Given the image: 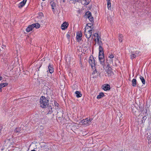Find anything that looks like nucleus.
<instances>
[{
  "label": "nucleus",
  "instance_id": "72a5a7b5",
  "mask_svg": "<svg viewBox=\"0 0 151 151\" xmlns=\"http://www.w3.org/2000/svg\"><path fill=\"white\" fill-rule=\"evenodd\" d=\"M65 0H61V1H63V2H64Z\"/></svg>",
  "mask_w": 151,
  "mask_h": 151
},
{
  "label": "nucleus",
  "instance_id": "dca6fc26",
  "mask_svg": "<svg viewBox=\"0 0 151 151\" xmlns=\"http://www.w3.org/2000/svg\"><path fill=\"white\" fill-rule=\"evenodd\" d=\"M33 29L32 24L29 25L26 29V31L27 32H29L32 31Z\"/></svg>",
  "mask_w": 151,
  "mask_h": 151
},
{
  "label": "nucleus",
  "instance_id": "0eeeda50",
  "mask_svg": "<svg viewBox=\"0 0 151 151\" xmlns=\"http://www.w3.org/2000/svg\"><path fill=\"white\" fill-rule=\"evenodd\" d=\"M91 119L86 118L82 120L81 121V123L82 124H83L86 125H88L91 124Z\"/></svg>",
  "mask_w": 151,
  "mask_h": 151
},
{
  "label": "nucleus",
  "instance_id": "e433bc0d",
  "mask_svg": "<svg viewBox=\"0 0 151 151\" xmlns=\"http://www.w3.org/2000/svg\"><path fill=\"white\" fill-rule=\"evenodd\" d=\"M4 47H5V46H4L3 45V47H4Z\"/></svg>",
  "mask_w": 151,
  "mask_h": 151
},
{
  "label": "nucleus",
  "instance_id": "4468645a",
  "mask_svg": "<svg viewBox=\"0 0 151 151\" xmlns=\"http://www.w3.org/2000/svg\"><path fill=\"white\" fill-rule=\"evenodd\" d=\"M27 1V0H23L19 4V7L20 8H21L23 7Z\"/></svg>",
  "mask_w": 151,
  "mask_h": 151
},
{
  "label": "nucleus",
  "instance_id": "412c9836",
  "mask_svg": "<svg viewBox=\"0 0 151 151\" xmlns=\"http://www.w3.org/2000/svg\"><path fill=\"white\" fill-rule=\"evenodd\" d=\"M107 7L109 10H111V7L110 1H109L107 2Z\"/></svg>",
  "mask_w": 151,
  "mask_h": 151
},
{
  "label": "nucleus",
  "instance_id": "6ab92c4d",
  "mask_svg": "<svg viewBox=\"0 0 151 151\" xmlns=\"http://www.w3.org/2000/svg\"><path fill=\"white\" fill-rule=\"evenodd\" d=\"M8 85V83H0V86L1 89L2 88L7 86Z\"/></svg>",
  "mask_w": 151,
  "mask_h": 151
},
{
  "label": "nucleus",
  "instance_id": "f8f14e48",
  "mask_svg": "<svg viewBox=\"0 0 151 151\" xmlns=\"http://www.w3.org/2000/svg\"><path fill=\"white\" fill-rule=\"evenodd\" d=\"M102 89L105 91H107L110 90V86L108 84H104L102 86Z\"/></svg>",
  "mask_w": 151,
  "mask_h": 151
},
{
  "label": "nucleus",
  "instance_id": "6e6552de",
  "mask_svg": "<svg viewBox=\"0 0 151 151\" xmlns=\"http://www.w3.org/2000/svg\"><path fill=\"white\" fill-rule=\"evenodd\" d=\"M92 30L90 29L86 31V29H85L84 31V34L86 37L88 39H89L91 37V35Z\"/></svg>",
  "mask_w": 151,
  "mask_h": 151
},
{
  "label": "nucleus",
  "instance_id": "423d86ee",
  "mask_svg": "<svg viewBox=\"0 0 151 151\" xmlns=\"http://www.w3.org/2000/svg\"><path fill=\"white\" fill-rule=\"evenodd\" d=\"M85 16L86 18L89 19L91 22H93V18L92 16L91 12L89 11L87 12L86 13Z\"/></svg>",
  "mask_w": 151,
  "mask_h": 151
},
{
  "label": "nucleus",
  "instance_id": "cd10ccee",
  "mask_svg": "<svg viewBox=\"0 0 151 151\" xmlns=\"http://www.w3.org/2000/svg\"><path fill=\"white\" fill-rule=\"evenodd\" d=\"M86 151H96L95 150H94V149L92 148H88L87 150Z\"/></svg>",
  "mask_w": 151,
  "mask_h": 151
},
{
  "label": "nucleus",
  "instance_id": "4c0bfd02",
  "mask_svg": "<svg viewBox=\"0 0 151 151\" xmlns=\"http://www.w3.org/2000/svg\"><path fill=\"white\" fill-rule=\"evenodd\" d=\"M4 47H5V46H4L3 45V47H4Z\"/></svg>",
  "mask_w": 151,
  "mask_h": 151
},
{
  "label": "nucleus",
  "instance_id": "ea45409f",
  "mask_svg": "<svg viewBox=\"0 0 151 151\" xmlns=\"http://www.w3.org/2000/svg\"><path fill=\"white\" fill-rule=\"evenodd\" d=\"M143 119H144V117H143Z\"/></svg>",
  "mask_w": 151,
  "mask_h": 151
},
{
  "label": "nucleus",
  "instance_id": "f257e3e1",
  "mask_svg": "<svg viewBox=\"0 0 151 151\" xmlns=\"http://www.w3.org/2000/svg\"><path fill=\"white\" fill-rule=\"evenodd\" d=\"M99 58L100 63L103 66L104 65V55L103 49L101 46H100L99 47Z\"/></svg>",
  "mask_w": 151,
  "mask_h": 151
},
{
  "label": "nucleus",
  "instance_id": "a211bd4d",
  "mask_svg": "<svg viewBox=\"0 0 151 151\" xmlns=\"http://www.w3.org/2000/svg\"><path fill=\"white\" fill-rule=\"evenodd\" d=\"M75 93L76 94V97L78 98L82 96L81 93L79 91H76Z\"/></svg>",
  "mask_w": 151,
  "mask_h": 151
},
{
  "label": "nucleus",
  "instance_id": "bb28decb",
  "mask_svg": "<svg viewBox=\"0 0 151 151\" xmlns=\"http://www.w3.org/2000/svg\"><path fill=\"white\" fill-rule=\"evenodd\" d=\"M108 58L114 59V55L112 54H109L108 55Z\"/></svg>",
  "mask_w": 151,
  "mask_h": 151
},
{
  "label": "nucleus",
  "instance_id": "f3484780",
  "mask_svg": "<svg viewBox=\"0 0 151 151\" xmlns=\"http://www.w3.org/2000/svg\"><path fill=\"white\" fill-rule=\"evenodd\" d=\"M137 81L136 79H133L132 81V85L133 87H136L137 86Z\"/></svg>",
  "mask_w": 151,
  "mask_h": 151
},
{
  "label": "nucleus",
  "instance_id": "f03ea898",
  "mask_svg": "<svg viewBox=\"0 0 151 151\" xmlns=\"http://www.w3.org/2000/svg\"><path fill=\"white\" fill-rule=\"evenodd\" d=\"M40 106L42 108H46L49 105V100L44 96H42L40 100Z\"/></svg>",
  "mask_w": 151,
  "mask_h": 151
},
{
  "label": "nucleus",
  "instance_id": "c756f323",
  "mask_svg": "<svg viewBox=\"0 0 151 151\" xmlns=\"http://www.w3.org/2000/svg\"><path fill=\"white\" fill-rule=\"evenodd\" d=\"M54 104H55V106H57V107H58L59 105V104L57 102H55Z\"/></svg>",
  "mask_w": 151,
  "mask_h": 151
},
{
  "label": "nucleus",
  "instance_id": "2eb2a0df",
  "mask_svg": "<svg viewBox=\"0 0 151 151\" xmlns=\"http://www.w3.org/2000/svg\"><path fill=\"white\" fill-rule=\"evenodd\" d=\"M33 28L35 27L36 29L39 28L40 26V25L38 23H35L32 24Z\"/></svg>",
  "mask_w": 151,
  "mask_h": 151
},
{
  "label": "nucleus",
  "instance_id": "f704fd0d",
  "mask_svg": "<svg viewBox=\"0 0 151 151\" xmlns=\"http://www.w3.org/2000/svg\"><path fill=\"white\" fill-rule=\"evenodd\" d=\"M31 151H36L35 150H31Z\"/></svg>",
  "mask_w": 151,
  "mask_h": 151
},
{
  "label": "nucleus",
  "instance_id": "c85d7f7f",
  "mask_svg": "<svg viewBox=\"0 0 151 151\" xmlns=\"http://www.w3.org/2000/svg\"><path fill=\"white\" fill-rule=\"evenodd\" d=\"M70 35L68 34H66V37L68 38V39H69L70 38Z\"/></svg>",
  "mask_w": 151,
  "mask_h": 151
},
{
  "label": "nucleus",
  "instance_id": "393cba45",
  "mask_svg": "<svg viewBox=\"0 0 151 151\" xmlns=\"http://www.w3.org/2000/svg\"><path fill=\"white\" fill-rule=\"evenodd\" d=\"M50 4H51L52 9H54V7H55V4L52 1H51L50 2Z\"/></svg>",
  "mask_w": 151,
  "mask_h": 151
},
{
  "label": "nucleus",
  "instance_id": "1a4fd4ad",
  "mask_svg": "<svg viewBox=\"0 0 151 151\" xmlns=\"http://www.w3.org/2000/svg\"><path fill=\"white\" fill-rule=\"evenodd\" d=\"M82 34L80 32H78L76 33V38L77 41L80 42L81 40Z\"/></svg>",
  "mask_w": 151,
  "mask_h": 151
},
{
  "label": "nucleus",
  "instance_id": "a878e982",
  "mask_svg": "<svg viewBox=\"0 0 151 151\" xmlns=\"http://www.w3.org/2000/svg\"><path fill=\"white\" fill-rule=\"evenodd\" d=\"M85 1V4L86 5H88L90 2V0H84Z\"/></svg>",
  "mask_w": 151,
  "mask_h": 151
},
{
  "label": "nucleus",
  "instance_id": "39448f33",
  "mask_svg": "<svg viewBox=\"0 0 151 151\" xmlns=\"http://www.w3.org/2000/svg\"><path fill=\"white\" fill-rule=\"evenodd\" d=\"M94 36L96 37V38L95 39V42L99 45V46H101V41L100 35L98 33H96L94 34Z\"/></svg>",
  "mask_w": 151,
  "mask_h": 151
},
{
  "label": "nucleus",
  "instance_id": "2f4dec72",
  "mask_svg": "<svg viewBox=\"0 0 151 151\" xmlns=\"http://www.w3.org/2000/svg\"><path fill=\"white\" fill-rule=\"evenodd\" d=\"M73 1L74 2H78L80 1V0H73Z\"/></svg>",
  "mask_w": 151,
  "mask_h": 151
},
{
  "label": "nucleus",
  "instance_id": "9b49d317",
  "mask_svg": "<svg viewBox=\"0 0 151 151\" xmlns=\"http://www.w3.org/2000/svg\"><path fill=\"white\" fill-rule=\"evenodd\" d=\"M48 70H47V72L48 71L50 73H52L54 72V68H53V66L52 65H51L50 64H49L48 66Z\"/></svg>",
  "mask_w": 151,
  "mask_h": 151
},
{
  "label": "nucleus",
  "instance_id": "473e14b6",
  "mask_svg": "<svg viewBox=\"0 0 151 151\" xmlns=\"http://www.w3.org/2000/svg\"><path fill=\"white\" fill-rule=\"evenodd\" d=\"M2 79V77L0 76V81Z\"/></svg>",
  "mask_w": 151,
  "mask_h": 151
},
{
  "label": "nucleus",
  "instance_id": "20e7f679",
  "mask_svg": "<svg viewBox=\"0 0 151 151\" xmlns=\"http://www.w3.org/2000/svg\"><path fill=\"white\" fill-rule=\"evenodd\" d=\"M140 55V52L138 50L132 51L130 52V58L132 60Z\"/></svg>",
  "mask_w": 151,
  "mask_h": 151
},
{
  "label": "nucleus",
  "instance_id": "aec40b11",
  "mask_svg": "<svg viewBox=\"0 0 151 151\" xmlns=\"http://www.w3.org/2000/svg\"><path fill=\"white\" fill-rule=\"evenodd\" d=\"M104 93L103 92L100 93L97 96V99H100L101 98L104 97Z\"/></svg>",
  "mask_w": 151,
  "mask_h": 151
},
{
  "label": "nucleus",
  "instance_id": "9d476101",
  "mask_svg": "<svg viewBox=\"0 0 151 151\" xmlns=\"http://www.w3.org/2000/svg\"><path fill=\"white\" fill-rule=\"evenodd\" d=\"M68 26V24L65 22H64L61 25V28L63 30H65Z\"/></svg>",
  "mask_w": 151,
  "mask_h": 151
},
{
  "label": "nucleus",
  "instance_id": "c9c22d12",
  "mask_svg": "<svg viewBox=\"0 0 151 151\" xmlns=\"http://www.w3.org/2000/svg\"><path fill=\"white\" fill-rule=\"evenodd\" d=\"M106 0L107 1V2H108V1H110V0Z\"/></svg>",
  "mask_w": 151,
  "mask_h": 151
},
{
  "label": "nucleus",
  "instance_id": "58836bf2",
  "mask_svg": "<svg viewBox=\"0 0 151 151\" xmlns=\"http://www.w3.org/2000/svg\"><path fill=\"white\" fill-rule=\"evenodd\" d=\"M43 1H45V0H42Z\"/></svg>",
  "mask_w": 151,
  "mask_h": 151
},
{
  "label": "nucleus",
  "instance_id": "4be33fe9",
  "mask_svg": "<svg viewBox=\"0 0 151 151\" xmlns=\"http://www.w3.org/2000/svg\"><path fill=\"white\" fill-rule=\"evenodd\" d=\"M139 78L141 80L142 83L143 84H145V81L144 77L142 76H140L139 77Z\"/></svg>",
  "mask_w": 151,
  "mask_h": 151
},
{
  "label": "nucleus",
  "instance_id": "7ed1b4c3",
  "mask_svg": "<svg viewBox=\"0 0 151 151\" xmlns=\"http://www.w3.org/2000/svg\"><path fill=\"white\" fill-rule=\"evenodd\" d=\"M88 62L91 65L92 68L93 70L95 69L93 72V73L95 74V73L97 72V71L95 69V63L93 56H91L90 57Z\"/></svg>",
  "mask_w": 151,
  "mask_h": 151
},
{
  "label": "nucleus",
  "instance_id": "b1692460",
  "mask_svg": "<svg viewBox=\"0 0 151 151\" xmlns=\"http://www.w3.org/2000/svg\"><path fill=\"white\" fill-rule=\"evenodd\" d=\"M123 36L121 34L119 35V39L120 42H122V38Z\"/></svg>",
  "mask_w": 151,
  "mask_h": 151
},
{
  "label": "nucleus",
  "instance_id": "7c9ffc66",
  "mask_svg": "<svg viewBox=\"0 0 151 151\" xmlns=\"http://www.w3.org/2000/svg\"><path fill=\"white\" fill-rule=\"evenodd\" d=\"M19 131V128H17L15 130V132H18Z\"/></svg>",
  "mask_w": 151,
  "mask_h": 151
},
{
  "label": "nucleus",
  "instance_id": "ddd939ff",
  "mask_svg": "<svg viewBox=\"0 0 151 151\" xmlns=\"http://www.w3.org/2000/svg\"><path fill=\"white\" fill-rule=\"evenodd\" d=\"M114 59L110 58H108L107 59V62L108 63L107 67L109 68H111L110 67V64H113V61Z\"/></svg>",
  "mask_w": 151,
  "mask_h": 151
},
{
  "label": "nucleus",
  "instance_id": "5701e85b",
  "mask_svg": "<svg viewBox=\"0 0 151 151\" xmlns=\"http://www.w3.org/2000/svg\"><path fill=\"white\" fill-rule=\"evenodd\" d=\"M92 26V23H89L87 24V26L85 27V29H88V27H90V28H91V27Z\"/></svg>",
  "mask_w": 151,
  "mask_h": 151
}]
</instances>
